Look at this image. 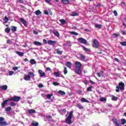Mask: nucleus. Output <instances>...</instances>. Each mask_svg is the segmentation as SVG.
I'll return each instance as SVG.
<instances>
[{"instance_id":"nucleus-9","label":"nucleus","mask_w":126,"mask_h":126,"mask_svg":"<svg viewBox=\"0 0 126 126\" xmlns=\"http://www.w3.org/2000/svg\"><path fill=\"white\" fill-rule=\"evenodd\" d=\"M31 78V76H30V75H25L24 77V79L26 81H30Z\"/></svg>"},{"instance_id":"nucleus-23","label":"nucleus","mask_w":126,"mask_h":126,"mask_svg":"<svg viewBox=\"0 0 126 126\" xmlns=\"http://www.w3.org/2000/svg\"><path fill=\"white\" fill-rule=\"evenodd\" d=\"M1 90H7V86L3 85L1 86Z\"/></svg>"},{"instance_id":"nucleus-51","label":"nucleus","mask_w":126,"mask_h":126,"mask_svg":"<svg viewBox=\"0 0 126 126\" xmlns=\"http://www.w3.org/2000/svg\"><path fill=\"white\" fill-rule=\"evenodd\" d=\"M18 69V67L15 66L13 67V70H17Z\"/></svg>"},{"instance_id":"nucleus-13","label":"nucleus","mask_w":126,"mask_h":126,"mask_svg":"<svg viewBox=\"0 0 126 126\" xmlns=\"http://www.w3.org/2000/svg\"><path fill=\"white\" fill-rule=\"evenodd\" d=\"M81 102L82 103H89V100L86 99L85 98H82L81 99Z\"/></svg>"},{"instance_id":"nucleus-19","label":"nucleus","mask_w":126,"mask_h":126,"mask_svg":"<svg viewBox=\"0 0 126 126\" xmlns=\"http://www.w3.org/2000/svg\"><path fill=\"white\" fill-rule=\"evenodd\" d=\"M29 75H30V76H31V77H32V78H34L35 75L34 74V73H33V72H29Z\"/></svg>"},{"instance_id":"nucleus-61","label":"nucleus","mask_w":126,"mask_h":126,"mask_svg":"<svg viewBox=\"0 0 126 126\" xmlns=\"http://www.w3.org/2000/svg\"><path fill=\"white\" fill-rule=\"evenodd\" d=\"M96 75H97L98 77H101V74H100V73H97Z\"/></svg>"},{"instance_id":"nucleus-36","label":"nucleus","mask_w":126,"mask_h":126,"mask_svg":"<svg viewBox=\"0 0 126 126\" xmlns=\"http://www.w3.org/2000/svg\"><path fill=\"white\" fill-rule=\"evenodd\" d=\"M70 33L73 35H75L76 36L78 35V33L75 32H70Z\"/></svg>"},{"instance_id":"nucleus-62","label":"nucleus","mask_w":126,"mask_h":126,"mask_svg":"<svg viewBox=\"0 0 126 126\" xmlns=\"http://www.w3.org/2000/svg\"><path fill=\"white\" fill-rule=\"evenodd\" d=\"M90 82L92 84H95V82L92 81V80H90Z\"/></svg>"},{"instance_id":"nucleus-6","label":"nucleus","mask_w":126,"mask_h":126,"mask_svg":"<svg viewBox=\"0 0 126 126\" xmlns=\"http://www.w3.org/2000/svg\"><path fill=\"white\" fill-rule=\"evenodd\" d=\"M78 41H79V43H81V44H84L85 45H86V44H87V41L86 40V39L82 37H80L78 38Z\"/></svg>"},{"instance_id":"nucleus-37","label":"nucleus","mask_w":126,"mask_h":126,"mask_svg":"<svg viewBox=\"0 0 126 126\" xmlns=\"http://www.w3.org/2000/svg\"><path fill=\"white\" fill-rule=\"evenodd\" d=\"M10 105L11 106V107H15V106H16V103H15L13 102H11L10 103Z\"/></svg>"},{"instance_id":"nucleus-5","label":"nucleus","mask_w":126,"mask_h":126,"mask_svg":"<svg viewBox=\"0 0 126 126\" xmlns=\"http://www.w3.org/2000/svg\"><path fill=\"white\" fill-rule=\"evenodd\" d=\"M92 46L94 48H95V49H99V42H98L97 39H94L93 40Z\"/></svg>"},{"instance_id":"nucleus-28","label":"nucleus","mask_w":126,"mask_h":126,"mask_svg":"<svg viewBox=\"0 0 126 126\" xmlns=\"http://www.w3.org/2000/svg\"><path fill=\"white\" fill-rule=\"evenodd\" d=\"M5 32H6V33H7V34H8V33H9L10 32V28L7 27L5 29Z\"/></svg>"},{"instance_id":"nucleus-42","label":"nucleus","mask_w":126,"mask_h":126,"mask_svg":"<svg viewBox=\"0 0 126 126\" xmlns=\"http://www.w3.org/2000/svg\"><path fill=\"white\" fill-rule=\"evenodd\" d=\"M121 122H122V125H125V124H126V119H122L121 120Z\"/></svg>"},{"instance_id":"nucleus-54","label":"nucleus","mask_w":126,"mask_h":126,"mask_svg":"<svg viewBox=\"0 0 126 126\" xmlns=\"http://www.w3.org/2000/svg\"><path fill=\"white\" fill-rule=\"evenodd\" d=\"M46 70L47 71H51L52 70V69H51V68L47 67H46Z\"/></svg>"},{"instance_id":"nucleus-22","label":"nucleus","mask_w":126,"mask_h":126,"mask_svg":"<svg viewBox=\"0 0 126 126\" xmlns=\"http://www.w3.org/2000/svg\"><path fill=\"white\" fill-rule=\"evenodd\" d=\"M7 125H8V124L6 123L5 122H0V126H7Z\"/></svg>"},{"instance_id":"nucleus-56","label":"nucleus","mask_w":126,"mask_h":126,"mask_svg":"<svg viewBox=\"0 0 126 126\" xmlns=\"http://www.w3.org/2000/svg\"><path fill=\"white\" fill-rule=\"evenodd\" d=\"M33 34H34L35 35H38V32H37V31H35V30H34V31H33Z\"/></svg>"},{"instance_id":"nucleus-20","label":"nucleus","mask_w":126,"mask_h":126,"mask_svg":"<svg viewBox=\"0 0 126 126\" xmlns=\"http://www.w3.org/2000/svg\"><path fill=\"white\" fill-rule=\"evenodd\" d=\"M34 44L35 45V46H42V43L39 41H35L34 42Z\"/></svg>"},{"instance_id":"nucleus-29","label":"nucleus","mask_w":126,"mask_h":126,"mask_svg":"<svg viewBox=\"0 0 126 126\" xmlns=\"http://www.w3.org/2000/svg\"><path fill=\"white\" fill-rule=\"evenodd\" d=\"M95 28H98V29H101V28H102V25H101L95 24Z\"/></svg>"},{"instance_id":"nucleus-27","label":"nucleus","mask_w":126,"mask_h":126,"mask_svg":"<svg viewBox=\"0 0 126 126\" xmlns=\"http://www.w3.org/2000/svg\"><path fill=\"white\" fill-rule=\"evenodd\" d=\"M54 74L56 77H60V73L59 72H54Z\"/></svg>"},{"instance_id":"nucleus-64","label":"nucleus","mask_w":126,"mask_h":126,"mask_svg":"<svg viewBox=\"0 0 126 126\" xmlns=\"http://www.w3.org/2000/svg\"><path fill=\"white\" fill-rule=\"evenodd\" d=\"M19 1L20 2V3H23V0H19Z\"/></svg>"},{"instance_id":"nucleus-45","label":"nucleus","mask_w":126,"mask_h":126,"mask_svg":"<svg viewBox=\"0 0 126 126\" xmlns=\"http://www.w3.org/2000/svg\"><path fill=\"white\" fill-rule=\"evenodd\" d=\"M121 45L122 46H126V41H123L120 43Z\"/></svg>"},{"instance_id":"nucleus-53","label":"nucleus","mask_w":126,"mask_h":126,"mask_svg":"<svg viewBox=\"0 0 126 126\" xmlns=\"http://www.w3.org/2000/svg\"><path fill=\"white\" fill-rule=\"evenodd\" d=\"M51 0H45V1L47 3H49V4H51Z\"/></svg>"},{"instance_id":"nucleus-48","label":"nucleus","mask_w":126,"mask_h":126,"mask_svg":"<svg viewBox=\"0 0 126 126\" xmlns=\"http://www.w3.org/2000/svg\"><path fill=\"white\" fill-rule=\"evenodd\" d=\"M53 85H55V86H59V85L60 84H59V83H58L57 82H53Z\"/></svg>"},{"instance_id":"nucleus-3","label":"nucleus","mask_w":126,"mask_h":126,"mask_svg":"<svg viewBox=\"0 0 126 126\" xmlns=\"http://www.w3.org/2000/svg\"><path fill=\"white\" fill-rule=\"evenodd\" d=\"M120 89L121 91L125 90V83L124 82H121L118 83V86L116 87L115 90L116 92H120Z\"/></svg>"},{"instance_id":"nucleus-17","label":"nucleus","mask_w":126,"mask_h":126,"mask_svg":"<svg viewBox=\"0 0 126 126\" xmlns=\"http://www.w3.org/2000/svg\"><path fill=\"white\" fill-rule=\"evenodd\" d=\"M60 22H61V24L62 25H64V24H65V23H66V21H65V20H63V19H60L59 20Z\"/></svg>"},{"instance_id":"nucleus-14","label":"nucleus","mask_w":126,"mask_h":126,"mask_svg":"<svg viewBox=\"0 0 126 126\" xmlns=\"http://www.w3.org/2000/svg\"><path fill=\"white\" fill-rule=\"evenodd\" d=\"M47 43L48 44V45H55V44H56V41H53V40H48L47 41Z\"/></svg>"},{"instance_id":"nucleus-24","label":"nucleus","mask_w":126,"mask_h":126,"mask_svg":"<svg viewBox=\"0 0 126 126\" xmlns=\"http://www.w3.org/2000/svg\"><path fill=\"white\" fill-rule=\"evenodd\" d=\"M56 51L58 55H62L63 54V51H60L59 49H56Z\"/></svg>"},{"instance_id":"nucleus-30","label":"nucleus","mask_w":126,"mask_h":126,"mask_svg":"<svg viewBox=\"0 0 126 126\" xmlns=\"http://www.w3.org/2000/svg\"><path fill=\"white\" fill-rule=\"evenodd\" d=\"M35 13L36 15H40V14H41V13H42V12H41V11H40V10H38L35 12Z\"/></svg>"},{"instance_id":"nucleus-12","label":"nucleus","mask_w":126,"mask_h":126,"mask_svg":"<svg viewBox=\"0 0 126 126\" xmlns=\"http://www.w3.org/2000/svg\"><path fill=\"white\" fill-rule=\"evenodd\" d=\"M11 30L13 32H16V31H17V27L12 26L11 27Z\"/></svg>"},{"instance_id":"nucleus-11","label":"nucleus","mask_w":126,"mask_h":126,"mask_svg":"<svg viewBox=\"0 0 126 126\" xmlns=\"http://www.w3.org/2000/svg\"><path fill=\"white\" fill-rule=\"evenodd\" d=\"M76 106L78 109H80V110H83V109H84V107L82 106L80 103H77Z\"/></svg>"},{"instance_id":"nucleus-32","label":"nucleus","mask_w":126,"mask_h":126,"mask_svg":"<svg viewBox=\"0 0 126 126\" xmlns=\"http://www.w3.org/2000/svg\"><path fill=\"white\" fill-rule=\"evenodd\" d=\"M58 93L61 94V95H65V92L63 91H58Z\"/></svg>"},{"instance_id":"nucleus-15","label":"nucleus","mask_w":126,"mask_h":126,"mask_svg":"<svg viewBox=\"0 0 126 126\" xmlns=\"http://www.w3.org/2000/svg\"><path fill=\"white\" fill-rule=\"evenodd\" d=\"M52 33H53L57 37H60V33H59V32L57 31H53Z\"/></svg>"},{"instance_id":"nucleus-43","label":"nucleus","mask_w":126,"mask_h":126,"mask_svg":"<svg viewBox=\"0 0 126 126\" xmlns=\"http://www.w3.org/2000/svg\"><path fill=\"white\" fill-rule=\"evenodd\" d=\"M45 118H46V119H47L48 120H51V119H52V116H51V115H46L45 116Z\"/></svg>"},{"instance_id":"nucleus-1","label":"nucleus","mask_w":126,"mask_h":126,"mask_svg":"<svg viewBox=\"0 0 126 126\" xmlns=\"http://www.w3.org/2000/svg\"><path fill=\"white\" fill-rule=\"evenodd\" d=\"M20 99L21 98L20 96L14 95L12 97H11L8 99H5V100H4L3 103L1 104V106L2 108H4V107L5 106V105L7 104V102H8V101H14V102H18L20 101Z\"/></svg>"},{"instance_id":"nucleus-26","label":"nucleus","mask_w":126,"mask_h":126,"mask_svg":"<svg viewBox=\"0 0 126 126\" xmlns=\"http://www.w3.org/2000/svg\"><path fill=\"white\" fill-rule=\"evenodd\" d=\"M30 63H31V64H35V63H36V61H35V60L34 59H31L30 61Z\"/></svg>"},{"instance_id":"nucleus-58","label":"nucleus","mask_w":126,"mask_h":126,"mask_svg":"<svg viewBox=\"0 0 126 126\" xmlns=\"http://www.w3.org/2000/svg\"><path fill=\"white\" fill-rule=\"evenodd\" d=\"M62 112H63V113L66 112V110L65 109H63L61 110Z\"/></svg>"},{"instance_id":"nucleus-31","label":"nucleus","mask_w":126,"mask_h":126,"mask_svg":"<svg viewBox=\"0 0 126 126\" xmlns=\"http://www.w3.org/2000/svg\"><path fill=\"white\" fill-rule=\"evenodd\" d=\"M100 101H101V102H106L107 101V98L101 97L100 99Z\"/></svg>"},{"instance_id":"nucleus-39","label":"nucleus","mask_w":126,"mask_h":126,"mask_svg":"<svg viewBox=\"0 0 126 126\" xmlns=\"http://www.w3.org/2000/svg\"><path fill=\"white\" fill-rule=\"evenodd\" d=\"M87 91L88 92H92V86H90L87 88Z\"/></svg>"},{"instance_id":"nucleus-38","label":"nucleus","mask_w":126,"mask_h":126,"mask_svg":"<svg viewBox=\"0 0 126 126\" xmlns=\"http://www.w3.org/2000/svg\"><path fill=\"white\" fill-rule=\"evenodd\" d=\"M39 123L38 122L32 123V126H38Z\"/></svg>"},{"instance_id":"nucleus-8","label":"nucleus","mask_w":126,"mask_h":126,"mask_svg":"<svg viewBox=\"0 0 126 126\" xmlns=\"http://www.w3.org/2000/svg\"><path fill=\"white\" fill-rule=\"evenodd\" d=\"M20 21L25 26H27V21H25L23 18H20Z\"/></svg>"},{"instance_id":"nucleus-21","label":"nucleus","mask_w":126,"mask_h":126,"mask_svg":"<svg viewBox=\"0 0 126 126\" xmlns=\"http://www.w3.org/2000/svg\"><path fill=\"white\" fill-rule=\"evenodd\" d=\"M36 113V110L34 109L29 110V114H35Z\"/></svg>"},{"instance_id":"nucleus-55","label":"nucleus","mask_w":126,"mask_h":126,"mask_svg":"<svg viewBox=\"0 0 126 126\" xmlns=\"http://www.w3.org/2000/svg\"><path fill=\"white\" fill-rule=\"evenodd\" d=\"M4 121V118L3 117H0V122H3Z\"/></svg>"},{"instance_id":"nucleus-16","label":"nucleus","mask_w":126,"mask_h":126,"mask_svg":"<svg viewBox=\"0 0 126 126\" xmlns=\"http://www.w3.org/2000/svg\"><path fill=\"white\" fill-rule=\"evenodd\" d=\"M16 54H17L20 57H23V56H24V53L23 52L16 51Z\"/></svg>"},{"instance_id":"nucleus-40","label":"nucleus","mask_w":126,"mask_h":126,"mask_svg":"<svg viewBox=\"0 0 126 126\" xmlns=\"http://www.w3.org/2000/svg\"><path fill=\"white\" fill-rule=\"evenodd\" d=\"M64 74H66V73H67V68H66V67H64Z\"/></svg>"},{"instance_id":"nucleus-57","label":"nucleus","mask_w":126,"mask_h":126,"mask_svg":"<svg viewBox=\"0 0 126 126\" xmlns=\"http://www.w3.org/2000/svg\"><path fill=\"white\" fill-rule=\"evenodd\" d=\"M38 87H39V88H42V87H43V84H39L38 85Z\"/></svg>"},{"instance_id":"nucleus-35","label":"nucleus","mask_w":126,"mask_h":126,"mask_svg":"<svg viewBox=\"0 0 126 126\" xmlns=\"http://www.w3.org/2000/svg\"><path fill=\"white\" fill-rule=\"evenodd\" d=\"M53 95H54L53 94H48L47 95L46 97L47 98V99H51L52 96H53Z\"/></svg>"},{"instance_id":"nucleus-2","label":"nucleus","mask_w":126,"mask_h":126,"mask_svg":"<svg viewBox=\"0 0 126 126\" xmlns=\"http://www.w3.org/2000/svg\"><path fill=\"white\" fill-rule=\"evenodd\" d=\"M75 66L76 67L75 73L79 75L81 74V66L82 64L79 62H76L74 63Z\"/></svg>"},{"instance_id":"nucleus-4","label":"nucleus","mask_w":126,"mask_h":126,"mask_svg":"<svg viewBox=\"0 0 126 126\" xmlns=\"http://www.w3.org/2000/svg\"><path fill=\"white\" fill-rule=\"evenodd\" d=\"M73 117V111H71L69 113L68 117L66 118V124L68 125H71V119Z\"/></svg>"},{"instance_id":"nucleus-47","label":"nucleus","mask_w":126,"mask_h":126,"mask_svg":"<svg viewBox=\"0 0 126 126\" xmlns=\"http://www.w3.org/2000/svg\"><path fill=\"white\" fill-rule=\"evenodd\" d=\"M14 74V72L13 71H10L9 72V75L10 76L13 75Z\"/></svg>"},{"instance_id":"nucleus-33","label":"nucleus","mask_w":126,"mask_h":126,"mask_svg":"<svg viewBox=\"0 0 126 126\" xmlns=\"http://www.w3.org/2000/svg\"><path fill=\"white\" fill-rule=\"evenodd\" d=\"M80 59L82 60H85L86 57H85V56L83 55V54H80Z\"/></svg>"},{"instance_id":"nucleus-63","label":"nucleus","mask_w":126,"mask_h":126,"mask_svg":"<svg viewBox=\"0 0 126 126\" xmlns=\"http://www.w3.org/2000/svg\"><path fill=\"white\" fill-rule=\"evenodd\" d=\"M122 33L123 35H126V32H125V31H122Z\"/></svg>"},{"instance_id":"nucleus-41","label":"nucleus","mask_w":126,"mask_h":126,"mask_svg":"<svg viewBox=\"0 0 126 126\" xmlns=\"http://www.w3.org/2000/svg\"><path fill=\"white\" fill-rule=\"evenodd\" d=\"M83 49L84 50L85 52H89V49L87 48L85 46H83Z\"/></svg>"},{"instance_id":"nucleus-46","label":"nucleus","mask_w":126,"mask_h":126,"mask_svg":"<svg viewBox=\"0 0 126 126\" xmlns=\"http://www.w3.org/2000/svg\"><path fill=\"white\" fill-rule=\"evenodd\" d=\"M113 36H114V37L116 38L117 37H119V36H120V33H113Z\"/></svg>"},{"instance_id":"nucleus-34","label":"nucleus","mask_w":126,"mask_h":126,"mask_svg":"<svg viewBox=\"0 0 126 126\" xmlns=\"http://www.w3.org/2000/svg\"><path fill=\"white\" fill-rule=\"evenodd\" d=\"M112 101H117V100H118V97H116L114 95H112Z\"/></svg>"},{"instance_id":"nucleus-60","label":"nucleus","mask_w":126,"mask_h":126,"mask_svg":"<svg viewBox=\"0 0 126 126\" xmlns=\"http://www.w3.org/2000/svg\"><path fill=\"white\" fill-rule=\"evenodd\" d=\"M115 62H117L118 63H119L120 62V61L119 60V59L115 58Z\"/></svg>"},{"instance_id":"nucleus-18","label":"nucleus","mask_w":126,"mask_h":126,"mask_svg":"<svg viewBox=\"0 0 126 126\" xmlns=\"http://www.w3.org/2000/svg\"><path fill=\"white\" fill-rule=\"evenodd\" d=\"M62 2L64 4H68L69 3V1L68 0H62Z\"/></svg>"},{"instance_id":"nucleus-52","label":"nucleus","mask_w":126,"mask_h":126,"mask_svg":"<svg viewBox=\"0 0 126 126\" xmlns=\"http://www.w3.org/2000/svg\"><path fill=\"white\" fill-rule=\"evenodd\" d=\"M113 13L115 14V16H118V12L116 10L113 11Z\"/></svg>"},{"instance_id":"nucleus-44","label":"nucleus","mask_w":126,"mask_h":126,"mask_svg":"<svg viewBox=\"0 0 126 126\" xmlns=\"http://www.w3.org/2000/svg\"><path fill=\"white\" fill-rule=\"evenodd\" d=\"M4 20H5V23H7L8 22V18H7V16H5V17H4Z\"/></svg>"},{"instance_id":"nucleus-50","label":"nucleus","mask_w":126,"mask_h":126,"mask_svg":"<svg viewBox=\"0 0 126 126\" xmlns=\"http://www.w3.org/2000/svg\"><path fill=\"white\" fill-rule=\"evenodd\" d=\"M44 14H45L46 15H48L49 14V12H48V10H45L44 11Z\"/></svg>"},{"instance_id":"nucleus-7","label":"nucleus","mask_w":126,"mask_h":126,"mask_svg":"<svg viewBox=\"0 0 126 126\" xmlns=\"http://www.w3.org/2000/svg\"><path fill=\"white\" fill-rule=\"evenodd\" d=\"M38 73L40 74V77L46 76V73H45L44 72H43V71L42 70H38Z\"/></svg>"},{"instance_id":"nucleus-49","label":"nucleus","mask_w":126,"mask_h":126,"mask_svg":"<svg viewBox=\"0 0 126 126\" xmlns=\"http://www.w3.org/2000/svg\"><path fill=\"white\" fill-rule=\"evenodd\" d=\"M71 15H72V16H78V13H73Z\"/></svg>"},{"instance_id":"nucleus-10","label":"nucleus","mask_w":126,"mask_h":126,"mask_svg":"<svg viewBox=\"0 0 126 126\" xmlns=\"http://www.w3.org/2000/svg\"><path fill=\"white\" fill-rule=\"evenodd\" d=\"M71 65H72V63L69 62H67L65 63V66H67V67H68L69 68H71Z\"/></svg>"},{"instance_id":"nucleus-25","label":"nucleus","mask_w":126,"mask_h":126,"mask_svg":"<svg viewBox=\"0 0 126 126\" xmlns=\"http://www.w3.org/2000/svg\"><path fill=\"white\" fill-rule=\"evenodd\" d=\"M11 110H12V108H11V107L10 106H9L8 107H6L5 109V111L6 112H9V111H11Z\"/></svg>"},{"instance_id":"nucleus-59","label":"nucleus","mask_w":126,"mask_h":126,"mask_svg":"<svg viewBox=\"0 0 126 126\" xmlns=\"http://www.w3.org/2000/svg\"><path fill=\"white\" fill-rule=\"evenodd\" d=\"M43 43H44V44H47V40H46L45 39H44L43 40Z\"/></svg>"}]
</instances>
